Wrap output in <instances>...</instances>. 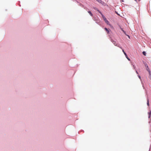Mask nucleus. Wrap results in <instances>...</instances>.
I'll use <instances>...</instances> for the list:
<instances>
[{"instance_id": "1", "label": "nucleus", "mask_w": 151, "mask_h": 151, "mask_svg": "<svg viewBox=\"0 0 151 151\" xmlns=\"http://www.w3.org/2000/svg\"><path fill=\"white\" fill-rule=\"evenodd\" d=\"M101 14L102 15V17L104 20L105 22L108 25H110L109 24V22L108 21V20L106 19V18L105 17V16L103 15L101 13Z\"/></svg>"}, {"instance_id": "2", "label": "nucleus", "mask_w": 151, "mask_h": 151, "mask_svg": "<svg viewBox=\"0 0 151 151\" xmlns=\"http://www.w3.org/2000/svg\"><path fill=\"white\" fill-rule=\"evenodd\" d=\"M111 42H112V43L115 45V46H117L118 47H119L120 48L122 49V48L120 47H119V46H117V44H116V41L114 40H111Z\"/></svg>"}, {"instance_id": "3", "label": "nucleus", "mask_w": 151, "mask_h": 151, "mask_svg": "<svg viewBox=\"0 0 151 151\" xmlns=\"http://www.w3.org/2000/svg\"><path fill=\"white\" fill-rule=\"evenodd\" d=\"M145 66L147 70L149 72V73H150V71L149 70V69L148 68V67L147 65V64H146V65H145Z\"/></svg>"}, {"instance_id": "4", "label": "nucleus", "mask_w": 151, "mask_h": 151, "mask_svg": "<svg viewBox=\"0 0 151 151\" xmlns=\"http://www.w3.org/2000/svg\"><path fill=\"white\" fill-rule=\"evenodd\" d=\"M104 29L106 31L107 34H109V31L110 30V29H108L106 28H105Z\"/></svg>"}, {"instance_id": "5", "label": "nucleus", "mask_w": 151, "mask_h": 151, "mask_svg": "<svg viewBox=\"0 0 151 151\" xmlns=\"http://www.w3.org/2000/svg\"><path fill=\"white\" fill-rule=\"evenodd\" d=\"M124 55H125L126 58L129 61L130 60V59L128 58L126 53H124Z\"/></svg>"}, {"instance_id": "6", "label": "nucleus", "mask_w": 151, "mask_h": 151, "mask_svg": "<svg viewBox=\"0 0 151 151\" xmlns=\"http://www.w3.org/2000/svg\"><path fill=\"white\" fill-rule=\"evenodd\" d=\"M88 12L89 13V14L91 16H93V14L91 13V11H88Z\"/></svg>"}, {"instance_id": "7", "label": "nucleus", "mask_w": 151, "mask_h": 151, "mask_svg": "<svg viewBox=\"0 0 151 151\" xmlns=\"http://www.w3.org/2000/svg\"><path fill=\"white\" fill-rule=\"evenodd\" d=\"M148 114H149V116L148 117L149 118H150V115L151 114V111L148 113Z\"/></svg>"}, {"instance_id": "8", "label": "nucleus", "mask_w": 151, "mask_h": 151, "mask_svg": "<svg viewBox=\"0 0 151 151\" xmlns=\"http://www.w3.org/2000/svg\"><path fill=\"white\" fill-rule=\"evenodd\" d=\"M142 53L144 55H145V56L146 55V53L145 52L143 51L142 52Z\"/></svg>"}, {"instance_id": "9", "label": "nucleus", "mask_w": 151, "mask_h": 151, "mask_svg": "<svg viewBox=\"0 0 151 151\" xmlns=\"http://www.w3.org/2000/svg\"><path fill=\"white\" fill-rule=\"evenodd\" d=\"M149 73V78L151 80V73L150 72V73Z\"/></svg>"}, {"instance_id": "10", "label": "nucleus", "mask_w": 151, "mask_h": 151, "mask_svg": "<svg viewBox=\"0 0 151 151\" xmlns=\"http://www.w3.org/2000/svg\"><path fill=\"white\" fill-rule=\"evenodd\" d=\"M93 8H94V9H95V10H97L98 11H99V13H101V12H99V11L98 10H97V9L96 8H95V7H93Z\"/></svg>"}, {"instance_id": "11", "label": "nucleus", "mask_w": 151, "mask_h": 151, "mask_svg": "<svg viewBox=\"0 0 151 151\" xmlns=\"http://www.w3.org/2000/svg\"><path fill=\"white\" fill-rule=\"evenodd\" d=\"M147 105L148 106H149V100H148V99L147 101Z\"/></svg>"}, {"instance_id": "12", "label": "nucleus", "mask_w": 151, "mask_h": 151, "mask_svg": "<svg viewBox=\"0 0 151 151\" xmlns=\"http://www.w3.org/2000/svg\"><path fill=\"white\" fill-rule=\"evenodd\" d=\"M122 30L123 32L125 34V32L123 29H121Z\"/></svg>"}, {"instance_id": "13", "label": "nucleus", "mask_w": 151, "mask_h": 151, "mask_svg": "<svg viewBox=\"0 0 151 151\" xmlns=\"http://www.w3.org/2000/svg\"><path fill=\"white\" fill-rule=\"evenodd\" d=\"M122 51L123 52L124 54V53H125V52L124 51V50L122 49Z\"/></svg>"}, {"instance_id": "14", "label": "nucleus", "mask_w": 151, "mask_h": 151, "mask_svg": "<svg viewBox=\"0 0 151 151\" xmlns=\"http://www.w3.org/2000/svg\"><path fill=\"white\" fill-rule=\"evenodd\" d=\"M136 73H137L138 74V72H137V70H136Z\"/></svg>"}, {"instance_id": "15", "label": "nucleus", "mask_w": 151, "mask_h": 151, "mask_svg": "<svg viewBox=\"0 0 151 151\" xmlns=\"http://www.w3.org/2000/svg\"><path fill=\"white\" fill-rule=\"evenodd\" d=\"M138 76L139 78H140V76Z\"/></svg>"}, {"instance_id": "16", "label": "nucleus", "mask_w": 151, "mask_h": 151, "mask_svg": "<svg viewBox=\"0 0 151 151\" xmlns=\"http://www.w3.org/2000/svg\"><path fill=\"white\" fill-rule=\"evenodd\" d=\"M98 2H99V1H100V0H96Z\"/></svg>"}, {"instance_id": "17", "label": "nucleus", "mask_w": 151, "mask_h": 151, "mask_svg": "<svg viewBox=\"0 0 151 151\" xmlns=\"http://www.w3.org/2000/svg\"><path fill=\"white\" fill-rule=\"evenodd\" d=\"M128 37H129V38H130V36H129V35H128Z\"/></svg>"}, {"instance_id": "18", "label": "nucleus", "mask_w": 151, "mask_h": 151, "mask_svg": "<svg viewBox=\"0 0 151 151\" xmlns=\"http://www.w3.org/2000/svg\"><path fill=\"white\" fill-rule=\"evenodd\" d=\"M133 67H134V68L135 69V66H134V65H133Z\"/></svg>"}, {"instance_id": "19", "label": "nucleus", "mask_w": 151, "mask_h": 151, "mask_svg": "<svg viewBox=\"0 0 151 151\" xmlns=\"http://www.w3.org/2000/svg\"><path fill=\"white\" fill-rule=\"evenodd\" d=\"M140 0H138V1H140Z\"/></svg>"}]
</instances>
